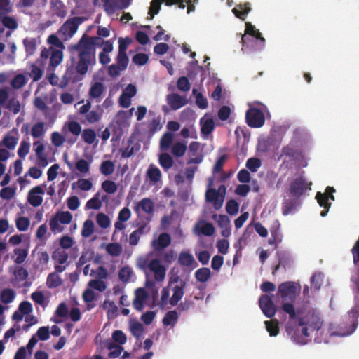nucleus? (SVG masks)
Listing matches in <instances>:
<instances>
[{"label": "nucleus", "instance_id": "41", "mask_svg": "<svg viewBox=\"0 0 359 359\" xmlns=\"http://www.w3.org/2000/svg\"><path fill=\"white\" fill-rule=\"evenodd\" d=\"M15 297V293L13 290L7 288L4 289L0 295L1 301L4 304H9L12 302Z\"/></svg>", "mask_w": 359, "mask_h": 359}, {"label": "nucleus", "instance_id": "43", "mask_svg": "<svg viewBox=\"0 0 359 359\" xmlns=\"http://www.w3.org/2000/svg\"><path fill=\"white\" fill-rule=\"evenodd\" d=\"M107 252L113 257L119 256L122 252V247L118 243H111L106 246Z\"/></svg>", "mask_w": 359, "mask_h": 359}, {"label": "nucleus", "instance_id": "7", "mask_svg": "<svg viewBox=\"0 0 359 359\" xmlns=\"http://www.w3.org/2000/svg\"><path fill=\"white\" fill-rule=\"evenodd\" d=\"M311 182H308L304 176L301 175L291 181L289 191L294 198L299 199L300 197L305 194L306 190L311 189Z\"/></svg>", "mask_w": 359, "mask_h": 359}, {"label": "nucleus", "instance_id": "34", "mask_svg": "<svg viewBox=\"0 0 359 359\" xmlns=\"http://www.w3.org/2000/svg\"><path fill=\"white\" fill-rule=\"evenodd\" d=\"M178 262L182 266H191L195 263L193 255L187 252H182L178 257Z\"/></svg>", "mask_w": 359, "mask_h": 359}, {"label": "nucleus", "instance_id": "11", "mask_svg": "<svg viewBox=\"0 0 359 359\" xmlns=\"http://www.w3.org/2000/svg\"><path fill=\"white\" fill-rule=\"evenodd\" d=\"M272 297L269 294H262L259 299L260 309L263 313L269 318L273 317L276 312V306L272 300Z\"/></svg>", "mask_w": 359, "mask_h": 359}, {"label": "nucleus", "instance_id": "64", "mask_svg": "<svg viewBox=\"0 0 359 359\" xmlns=\"http://www.w3.org/2000/svg\"><path fill=\"white\" fill-rule=\"evenodd\" d=\"M15 224L19 231H25L30 224V221L27 217H20L16 219Z\"/></svg>", "mask_w": 359, "mask_h": 359}, {"label": "nucleus", "instance_id": "48", "mask_svg": "<svg viewBox=\"0 0 359 359\" xmlns=\"http://www.w3.org/2000/svg\"><path fill=\"white\" fill-rule=\"evenodd\" d=\"M13 252L16 255L15 262L18 264L23 263L28 256V250L25 248H15Z\"/></svg>", "mask_w": 359, "mask_h": 359}, {"label": "nucleus", "instance_id": "50", "mask_svg": "<svg viewBox=\"0 0 359 359\" xmlns=\"http://www.w3.org/2000/svg\"><path fill=\"white\" fill-rule=\"evenodd\" d=\"M27 83V80L25 76L19 74H17L11 81V86L15 89H20L22 88Z\"/></svg>", "mask_w": 359, "mask_h": 359}, {"label": "nucleus", "instance_id": "57", "mask_svg": "<svg viewBox=\"0 0 359 359\" xmlns=\"http://www.w3.org/2000/svg\"><path fill=\"white\" fill-rule=\"evenodd\" d=\"M60 221L57 217L54 215L49 222L50 229L54 233H60L63 231L64 228L60 225Z\"/></svg>", "mask_w": 359, "mask_h": 359}, {"label": "nucleus", "instance_id": "26", "mask_svg": "<svg viewBox=\"0 0 359 359\" xmlns=\"http://www.w3.org/2000/svg\"><path fill=\"white\" fill-rule=\"evenodd\" d=\"M174 135L171 132L165 133L160 140V149L162 151L168 150L172 144Z\"/></svg>", "mask_w": 359, "mask_h": 359}, {"label": "nucleus", "instance_id": "2", "mask_svg": "<svg viewBox=\"0 0 359 359\" xmlns=\"http://www.w3.org/2000/svg\"><path fill=\"white\" fill-rule=\"evenodd\" d=\"M104 41L100 36L84 34L76 44L69 47L72 64L67 67L62 78L61 87L83 79L88 69L96 64V48L102 47Z\"/></svg>", "mask_w": 359, "mask_h": 359}, {"label": "nucleus", "instance_id": "31", "mask_svg": "<svg viewBox=\"0 0 359 359\" xmlns=\"http://www.w3.org/2000/svg\"><path fill=\"white\" fill-rule=\"evenodd\" d=\"M146 228L145 224H143L138 227L137 229L132 232L129 237V243L130 245L135 246L137 245L141 236L144 233Z\"/></svg>", "mask_w": 359, "mask_h": 359}, {"label": "nucleus", "instance_id": "52", "mask_svg": "<svg viewBox=\"0 0 359 359\" xmlns=\"http://www.w3.org/2000/svg\"><path fill=\"white\" fill-rule=\"evenodd\" d=\"M139 206L146 213H152L154 210L152 201L147 198L142 199L139 203Z\"/></svg>", "mask_w": 359, "mask_h": 359}, {"label": "nucleus", "instance_id": "18", "mask_svg": "<svg viewBox=\"0 0 359 359\" xmlns=\"http://www.w3.org/2000/svg\"><path fill=\"white\" fill-rule=\"evenodd\" d=\"M147 130L143 133L144 135L149 137L153 136L157 131L162 128L160 117L154 118L146 123Z\"/></svg>", "mask_w": 359, "mask_h": 359}, {"label": "nucleus", "instance_id": "19", "mask_svg": "<svg viewBox=\"0 0 359 359\" xmlns=\"http://www.w3.org/2000/svg\"><path fill=\"white\" fill-rule=\"evenodd\" d=\"M316 199L320 207L324 208V210L321 211L320 216L325 217L331 206V203L328 201L329 197L327 194H322L321 192H317L316 195Z\"/></svg>", "mask_w": 359, "mask_h": 359}, {"label": "nucleus", "instance_id": "55", "mask_svg": "<svg viewBox=\"0 0 359 359\" xmlns=\"http://www.w3.org/2000/svg\"><path fill=\"white\" fill-rule=\"evenodd\" d=\"M132 275V270L128 266L122 267L118 272V278L123 283H128Z\"/></svg>", "mask_w": 359, "mask_h": 359}, {"label": "nucleus", "instance_id": "20", "mask_svg": "<svg viewBox=\"0 0 359 359\" xmlns=\"http://www.w3.org/2000/svg\"><path fill=\"white\" fill-rule=\"evenodd\" d=\"M251 11L250 4L245 3L237 5L232 9V12L238 18L244 20L246 15Z\"/></svg>", "mask_w": 359, "mask_h": 359}, {"label": "nucleus", "instance_id": "9", "mask_svg": "<svg viewBox=\"0 0 359 359\" xmlns=\"http://www.w3.org/2000/svg\"><path fill=\"white\" fill-rule=\"evenodd\" d=\"M85 20L83 17H73L68 19L59 29V33L65 38L72 37L79 26Z\"/></svg>", "mask_w": 359, "mask_h": 359}, {"label": "nucleus", "instance_id": "27", "mask_svg": "<svg viewBox=\"0 0 359 359\" xmlns=\"http://www.w3.org/2000/svg\"><path fill=\"white\" fill-rule=\"evenodd\" d=\"M160 165L165 170H168L174 164V161L172 156L168 153H163L160 154L158 158Z\"/></svg>", "mask_w": 359, "mask_h": 359}, {"label": "nucleus", "instance_id": "58", "mask_svg": "<svg viewBox=\"0 0 359 359\" xmlns=\"http://www.w3.org/2000/svg\"><path fill=\"white\" fill-rule=\"evenodd\" d=\"M213 219L216 220L218 223L219 226L222 228L229 227L231 226L230 224V219L228 217V216L225 215H214L212 216Z\"/></svg>", "mask_w": 359, "mask_h": 359}, {"label": "nucleus", "instance_id": "21", "mask_svg": "<svg viewBox=\"0 0 359 359\" xmlns=\"http://www.w3.org/2000/svg\"><path fill=\"white\" fill-rule=\"evenodd\" d=\"M201 133L203 136L207 137L212 133L215 129V122L212 118H207L204 120L202 118L200 120Z\"/></svg>", "mask_w": 359, "mask_h": 359}, {"label": "nucleus", "instance_id": "13", "mask_svg": "<svg viewBox=\"0 0 359 359\" xmlns=\"http://www.w3.org/2000/svg\"><path fill=\"white\" fill-rule=\"evenodd\" d=\"M171 243V237L168 233H161L157 239L152 241L151 245L155 252L163 251Z\"/></svg>", "mask_w": 359, "mask_h": 359}, {"label": "nucleus", "instance_id": "47", "mask_svg": "<svg viewBox=\"0 0 359 359\" xmlns=\"http://www.w3.org/2000/svg\"><path fill=\"white\" fill-rule=\"evenodd\" d=\"M187 151V145L183 142H176L172 147V154L176 157H182Z\"/></svg>", "mask_w": 359, "mask_h": 359}, {"label": "nucleus", "instance_id": "54", "mask_svg": "<svg viewBox=\"0 0 359 359\" xmlns=\"http://www.w3.org/2000/svg\"><path fill=\"white\" fill-rule=\"evenodd\" d=\"M100 171L104 175H111L114 172V164L111 161H103L100 166Z\"/></svg>", "mask_w": 359, "mask_h": 359}, {"label": "nucleus", "instance_id": "45", "mask_svg": "<svg viewBox=\"0 0 359 359\" xmlns=\"http://www.w3.org/2000/svg\"><path fill=\"white\" fill-rule=\"evenodd\" d=\"M297 200L294 198V199L285 200L283 203L282 211L284 215H288L296 208Z\"/></svg>", "mask_w": 359, "mask_h": 359}, {"label": "nucleus", "instance_id": "63", "mask_svg": "<svg viewBox=\"0 0 359 359\" xmlns=\"http://www.w3.org/2000/svg\"><path fill=\"white\" fill-rule=\"evenodd\" d=\"M55 215L62 224H69L72 220V215L68 211L58 212Z\"/></svg>", "mask_w": 359, "mask_h": 359}, {"label": "nucleus", "instance_id": "49", "mask_svg": "<svg viewBox=\"0 0 359 359\" xmlns=\"http://www.w3.org/2000/svg\"><path fill=\"white\" fill-rule=\"evenodd\" d=\"M18 137L12 135L10 133L4 137L3 144L8 149H13L18 143Z\"/></svg>", "mask_w": 359, "mask_h": 359}, {"label": "nucleus", "instance_id": "59", "mask_svg": "<svg viewBox=\"0 0 359 359\" xmlns=\"http://www.w3.org/2000/svg\"><path fill=\"white\" fill-rule=\"evenodd\" d=\"M88 286L90 288L96 290L99 292H104L107 289V284L102 280H91L88 282Z\"/></svg>", "mask_w": 359, "mask_h": 359}, {"label": "nucleus", "instance_id": "32", "mask_svg": "<svg viewBox=\"0 0 359 359\" xmlns=\"http://www.w3.org/2000/svg\"><path fill=\"white\" fill-rule=\"evenodd\" d=\"M211 276V271L209 268L203 267L198 269L195 272V277L196 280L201 283L207 282Z\"/></svg>", "mask_w": 359, "mask_h": 359}, {"label": "nucleus", "instance_id": "6", "mask_svg": "<svg viewBox=\"0 0 359 359\" xmlns=\"http://www.w3.org/2000/svg\"><path fill=\"white\" fill-rule=\"evenodd\" d=\"M185 287L186 282L180 280V283L179 285H176L172 287V290L173 293L170 299L169 290L166 287L163 288L161 297V306H165L168 303H169L172 306H177L184 294Z\"/></svg>", "mask_w": 359, "mask_h": 359}, {"label": "nucleus", "instance_id": "22", "mask_svg": "<svg viewBox=\"0 0 359 359\" xmlns=\"http://www.w3.org/2000/svg\"><path fill=\"white\" fill-rule=\"evenodd\" d=\"M155 253L161 262L168 265L170 264L176 258V254L173 250H169L168 251L163 250Z\"/></svg>", "mask_w": 359, "mask_h": 359}, {"label": "nucleus", "instance_id": "62", "mask_svg": "<svg viewBox=\"0 0 359 359\" xmlns=\"http://www.w3.org/2000/svg\"><path fill=\"white\" fill-rule=\"evenodd\" d=\"M164 2L165 4V0H152L151 2V6L149 11V14L151 15V18H153L155 15H156L160 9L161 4Z\"/></svg>", "mask_w": 359, "mask_h": 359}, {"label": "nucleus", "instance_id": "37", "mask_svg": "<svg viewBox=\"0 0 359 359\" xmlns=\"http://www.w3.org/2000/svg\"><path fill=\"white\" fill-rule=\"evenodd\" d=\"M63 58L62 51L60 50H53L50 56V65L53 67L58 66Z\"/></svg>", "mask_w": 359, "mask_h": 359}, {"label": "nucleus", "instance_id": "30", "mask_svg": "<svg viewBox=\"0 0 359 359\" xmlns=\"http://www.w3.org/2000/svg\"><path fill=\"white\" fill-rule=\"evenodd\" d=\"M46 284L48 288H55L62 284V280L55 272L50 273L47 278Z\"/></svg>", "mask_w": 359, "mask_h": 359}, {"label": "nucleus", "instance_id": "24", "mask_svg": "<svg viewBox=\"0 0 359 359\" xmlns=\"http://www.w3.org/2000/svg\"><path fill=\"white\" fill-rule=\"evenodd\" d=\"M81 138L83 141L88 144H93L95 142L97 144L98 142L97 140L96 133L92 128H85L81 133Z\"/></svg>", "mask_w": 359, "mask_h": 359}, {"label": "nucleus", "instance_id": "38", "mask_svg": "<svg viewBox=\"0 0 359 359\" xmlns=\"http://www.w3.org/2000/svg\"><path fill=\"white\" fill-rule=\"evenodd\" d=\"M192 93L195 96L196 104L197 107L201 109H207L208 107V102L207 99L202 95V93H198L197 90L195 88L193 89Z\"/></svg>", "mask_w": 359, "mask_h": 359}, {"label": "nucleus", "instance_id": "29", "mask_svg": "<svg viewBox=\"0 0 359 359\" xmlns=\"http://www.w3.org/2000/svg\"><path fill=\"white\" fill-rule=\"evenodd\" d=\"M281 156H287L290 160H296L301 156V152L290 145H287L282 149Z\"/></svg>", "mask_w": 359, "mask_h": 359}, {"label": "nucleus", "instance_id": "36", "mask_svg": "<svg viewBox=\"0 0 359 359\" xmlns=\"http://www.w3.org/2000/svg\"><path fill=\"white\" fill-rule=\"evenodd\" d=\"M23 44L27 56L32 55L36 50V41L34 38H26L23 40Z\"/></svg>", "mask_w": 359, "mask_h": 359}, {"label": "nucleus", "instance_id": "61", "mask_svg": "<svg viewBox=\"0 0 359 359\" xmlns=\"http://www.w3.org/2000/svg\"><path fill=\"white\" fill-rule=\"evenodd\" d=\"M96 221L99 226L102 229H107L110 225L109 217L104 213H98L96 216Z\"/></svg>", "mask_w": 359, "mask_h": 359}, {"label": "nucleus", "instance_id": "17", "mask_svg": "<svg viewBox=\"0 0 359 359\" xmlns=\"http://www.w3.org/2000/svg\"><path fill=\"white\" fill-rule=\"evenodd\" d=\"M104 90V84L101 82L97 81L92 84L90 88L88 95L90 99H94L97 102L100 101L101 95Z\"/></svg>", "mask_w": 359, "mask_h": 359}, {"label": "nucleus", "instance_id": "15", "mask_svg": "<svg viewBox=\"0 0 359 359\" xmlns=\"http://www.w3.org/2000/svg\"><path fill=\"white\" fill-rule=\"evenodd\" d=\"M105 9L107 12L114 13L116 10L127 8L131 0H104Z\"/></svg>", "mask_w": 359, "mask_h": 359}, {"label": "nucleus", "instance_id": "42", "mask_svg": "<svg viewBox=\"0 0 359 359\" xmlns=\"http://www.w3.org/2000/svg\"><path fill=\"white\" fill-rule=\"evenodd\" d=\"M45 132V123L43 122L35 123L31 129V135L34 138L40 137L44 135Z\"/></svg>", "mask_w": 359, "mask_h": 359}, {"label": "nucleus", "instance_id": "14", "mask_svg": "<svg viewBox=\"0 0 359 359\" xmlns=\"http://www.w3.org/2000/svg\"><path fill=\"white\" fill-rule=\"evenodd\" d=\"M166 100L172 110H177L187 104V100L177 93H170L166 96Z\"/></svg>", "mask_w": 359, "mask_h": 359}, {"label": "nucleus", "instance_id": "46", "mask_svg": "<svg viewBox=\"0 0 359 359\" xmlns=\"http://www.w3.org/2000/svg\"><path fill=\"white\" fill-rule=\"evenodd\" d=\"M102 306L104 309L107 311L108 316H117L118 308L114 302L107 299L103 302Z\"/></svg>", "mask_w": 359, "mask_h": 359}, {"label": "nucleus", "instance_id": "23", "mask_svg": "<svg viewBox=\"0 0 359 359\" xmlns=\"http://www.w3.org/2000/svg\"><path fill=\"white\" fill-rule=\"evenodd\" d=\"M135 143L134 138L130 137L127 141V147L120 149L122 158H128L131 157L135 153V149L133 146ZM139 149V147L136 149V151Z\"/></svg>", "mask_w": 359, "mask_h": 359}, {"label": "nucleus", "instance_id": "16", "mask_svg": "<svg viewBox=\"0 0 359 359\" xmlns=\"http://www.w3.org/2000/svg\"><path fill=\"white\" fill-rule=\"evenodd\" d=\"M34 151L37 157V160L43 165L48 164L47 154L45 151V146L41 141H35L33 143Z\"/></svg>", "mask_w": 359, "mask_h": 359}, {"label": "nucleus", "instance_id": "51", "mask_svg": "<svg viewBox=\"0 0 359 359\" xmlns=\"http://www.w3.org/2000/svg\"><path fill=\"white\" fill-rule=\"evenodd\" d=\"M94 231V223L91 219H87L84 222L83 229L81 231V235L88 238L90 236Z\"/></svg>", "mask_w": 359, "mask_h": 359}, {"label": "nucleus", "instance_id": "39", "mask_svg": "<svg viewBox=\"0 0 359 359\" xmlns=\"http://www.w3.org/2000/svg\"><path fill=\"white\" fill-rule=\"evenodd\" d=\"M178 319V313L175 310L167 312L163 319V324L165 326L175 325Z\"/></svg>", "mask_w": 359, "mask_h": 359}, {"label": "nucleus", "instance_id": "25", "mask_svg": "<svg viewBox=\"0 0 359 359\" xmlns=\"http://www.w3.org/2000/svg\"><path fill=\"white\" fill-rule=\"evenodd\" d=\"M147 175L151 182L156 183L161 178V172L155 165L151 164L147 171Z\"/></svg>", "mask_w": 359, "mask_h": 359}, {"label": "nucleus", "instance_id": "28", "mask_svg": "<svg viewBox=\"0 0 359 359\" xmlns=\"http://www.w3.org/2000/svg\"><path fill=\"white\" fill-rule=\"evenodd\" d=\"M103 110L100 106H97V110L89 111L88 113L85 116L86 121L89 123H95L98 122L102 116Z\"/></svg>", "mask_w": 359, "mask_h": 359}, {"label": "nucleus", "instance_id": "10", "mask_svg": "<svg viewBox=\"0 0 359 359\" xmlns=\"http://www.w3.org/2000/svg\"><path fill=\"white\" fill-rule=\"evenodd\" d=\"M245 120L248 126L251 128H260L265 123L263 112L257 108H250L245 113Z\"/></svg>", "mask_w": 359, "mask_h": 359}, {"label": "nucleus", "instance_id": "3", "mask_svg": "<svg viewBox=\"0 0 359 359\" xmlns=\"http://www.w3.org/2000/svg\"><path fill=\"white\" fill-rule=\"evenodd\" d=\"M351 252L355 268V271L350 279L351 287L354 296V306L348 313L349 317L352 318L353 331L358 325V318L359 317V236L351 248Z\"/></svg>", "mask_w": 359, "mask_h": 359}, {"label": "nucleus", "instance_id": "4", "mask_svg": "<svg viewBox=\"0 0 359 359\" xmlns=\"http://www.w3.org/2000/svg\"><path fill=\"white\" fill-rule=\"evenodd\" d=\"M243 47L251 48L255 50H260L265 46V39L262 34L250 22H245V34L241 36Z\"/></svg>", "mask_w": 359, "mask_h": 359}, {"label": "nucleus", "instance_id": "35", "mask_svg": "<svg viewBox=\"0 0 359 359\" xmlns=\"http://www.w3.org/2000/svg\"><path fill=\"white\" fill-rule=\"evenodd\" d=\"M266 329L269 333L270 336L275 337L279 333L278 321L276 319L266 320L264 322Z\"/></svg>", "mask_w": 359, "mask_h": 359}, {"label": "nucleus", "instance_id": "56", "mask_svg": "<svg viewBox=\"0 0 359 359\" xmlns=\"http://www.w3.org/2000/svg\"><path fill=\"white\" fill-rule=\"evenodd\" d=\"M177 88L183 92H188L191 88V83L186 76H181L177 81Z\"/></svg>", "mask_w": 359, "mask_h": 359}, {"label": "nucleus", "instance_id": "40", "mask_svg": "<svg viewBox=\"0 0 359 359\" xmlns=\"http://www.w3.org/2000/svg\"><path fill=\"white\" fill-rule=\"evenodd\" d=\"M100 192L96 193L94 196L88 200L86 205V208L99 210L102 207V201L100 199Z\"/></svg>", "mask_w": 359, "mask_h": 359}, {"label": "nucleus", "instance_id": "12", "mask_svg": "<svg viewBox=\"0 0 359 359\" xmlns=\"http://www.w3.org/2000/svg\"><path fill=\"white\" fill-rule=\"evenodd\" d=\"M44 191L41 186H36L29 190L27 196V201L33 207H38L43 203V197L41 194H43Z\"/></svg>", "mask_w": 359, "mask_h": 359}, {"label": "nucleus", "instance_id": "33", "mask_svg": "<svg viewBox=\"0 0 359 359\" xmlns=\"http://www.w3.org/2000/svg\"><path fill=\"white\" fill-rule=\"evenodd\" d=\"M6 109L12 111L14 114H17L20 111V104L16 97L10 98L4 106Z\"/></svg>", "mask_w": 359, "mask_h": 359}, {"label": "nucleus", "instance_id": "44", "mask_svg": "<svg viewBox=\"0 0 359 359\" xmlns=\"http://www.w3.org/2000/svg\"><path fill=\"white\" fill-rule=\"evenodd\" d=\"M68 254L62 250L57 249L52 254V259L60 264H65L68 259Z\"/></svg>", "mask_w": 359, "mask_h": 359}, {"label": "nucleus", "instance_id": "60", "mask_svg": "<svg viewBox=\"0 0 359 359\" xmlns=\"http://www.w3.org/2000/svg\"><path fill=\"white\" fill-rule=\"evenodd\" d=\"M102 189L107 194H114L117 191L116 184L111 180H107L102 183Z\"/></svg>", "mask_w": 359, "mask_h": 359}, {"label": "nucleus", "instance_id": "53", "mask_svg": "<svg viewBox=\"0 0 359 359\" xmlns=\"http://www.w3.org/2000/svg\"><path fill=\"white\" fill-rule=\"evenodd\" d=\"M262 162L257 158H250L246 162V168L252 172H255L261 167Z\"/></svg>", "mask_w": 359, "mask_h": 359}, {"label": "nucleus", "instance_id": "1", "mask_svg": "<svg viewBox=\"0 0 359 359\" xmlns=\"http://www.w3.org/2000/svg\"><path fill=\"white\" fill-rule=\"evenodd\" d=\"M300 287L295 283L287 281L278 286V294L283 301L282 309L288 314L286 330L289 334H301L309 337L311 332L318 331L323 323L319 313L313 309H295L292 302L296 299Z\"/></svg>", "mask_w": 359, "mask_h": 359}, {"label": "nucleus", "instance_id": "8", "mask_svg": "<svg viewBox=\"0 0 359 359\" xmlns=\"http://www.w3.org/2000/svg\"><path fill=\"white\" fill-rule=\"evenodd\" d=\"M226 187L224 185H220L218 190L210 188L205 192V200L208 203H212L215 210L220 209L224 201Z\"/></svg>", "mask_w": 359, "mask_h": 359}, {"label": "nucleus", "instance_id": "5", "mask_svg": "<svg viewBox=\"0 0 359 359\" xmlns=\"http://www.w3.org/2000/svg\"><path fill=\"white\" fill-rule=\"evenodd\" d=\"M138 265L143 271L149 270L151 272L156 281L163 282L165 280L167 267L161 263L159 259L149 260L147 258H140L138 260Z\"/></svg>", "mask_w": 359, "mask_h": 359}]
</instances>
